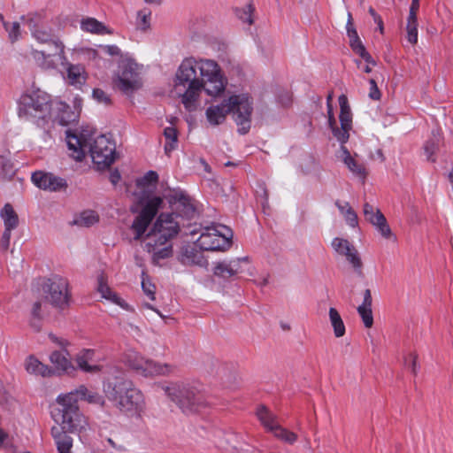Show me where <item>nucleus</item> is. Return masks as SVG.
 I'll list each match as a JSON object with an SVG mask.
<instances>
[{"mask_svg": "<svg viewBox=\"0 0 453 453\" xmlns=\"http://www.w3.org/2000/svg\"><path fill=\"white\" fill-rule=\"evenodd\" d=\"M79 400L103 406L104 397L97 392L81 385L75 390L61 394L56 399V405L51 411L55 422H61L63 426L71 431H84L88 424L86 417L80 411Z\"/></svg>", "mask_w": 453, "mask_h": 453, "instance_id": "1", "label": "nucleus"}, {"mask_svg": "<svg viewBox=\"0 0 453 453\" xmlns=\"http://www.w3.org/2000/svg\"><path fill=\"white\" fill-rule=\"evenodd\" d=\"M66 143L70 156L76 161H82L89 153L97 169L108 168L116 159V144L106 135L93 137L88 133L72 134L66 131Z\"/></svg>", "mask_w": 453, "mask_h": 453, "instance_id": "2", "label": "nucleus"}, {"mask_svg": "<svg viewBox=\"0 0 453 453\" xmlns=\"http://www.w3.org/2000/svg\"><path fill=\"white\" fill-rule=\"evenodd\" d=\"M227 81L221 66L211 58H185L175 72V85H227Z\"/></svg>", "mask_w": 453, "mask_h": 453, "instance_id": "3", "label": "nucleus"}, {"mask_svg": "<svg viewBox=\"0 0 453 453\" xmlns=\"http://www.w3.org/2000/svg\"><path fill=\"white\" fill-rule=\"evenodd\" d=\"M21 20L29 28L33 38L37 42L52 48L50 52L44 50H33L35 60L42 68L55 69L58 63H64L66 60L65 44L50 29L41 24L39 15L29 13L22 16Z\"/></svg>", "mask_w": 453, "mask_h": 453, "instance_id": "4", "label": "nucleus"}, {"mask_svg": "<svg viewBox=\"0 0 453 453\" xmlns=\"http://www.w3.org/2000/svg\"><path fill=\"white\" fill-rule=\"evenodd\" d=\"M178 218L174 213H161L146 236L144 249L156 265L173 256L172 240L180 232Z\"/></svg>", "mask_w": 453, "mask_h": 453, "instance_id": "5", "label": "nucleus"}, {"mask_svg": "<svg viewBox=\"0 0 453 453\" xmlns=\"http://www.w3.org/2000/svg\"><path fill=\"white\" fill-rule=\"evenodd\" d=\"M105 393L116 407L128 417L142 418L145 412L144 395L131 381L121 380L114 384L109 383Z\"/></svg>", "mask_w": 453, "mask_h": 453, "instance_id": "6", "label": "nucleus"}, {"mask_svg": "<svg viewBox=\"0 0 453 453\" xmlns=\"http://www.w3.org/2000/svg\"><path fill=\"white\" fill-rule=\"evenodd\" d=\"M160 388L185 414L196 413L207 406L204 395L192 385L171 382L161 385Z\"/></svg>", "mask_w": 453, "mask_h": 453, "instance_id": "7", "label": "nucleus"}, {"mask_svg": "<svg viewBox=\"0 0 453 453\" xmlns=\"http://www.w3.org/2000/svg\"><path fill=\"white\" fill-rule=\"evenodd\" d=\"M54 106L50 96L37 87H31L19 98V115L44 118Z\"/></svg>", "mask_w": 453, "mask_h": 453, "instance_id": "8", "label": "nucleus"}, {"mask_svg": "<svg viewBox=\"0 0 453 453\" xmlns=\"http://www.w3.org/2000/svg\"><path fill=\"white\" fill-rule=\"evenodd\" d=\"M122 359L130 369L145 378L165 376L173 371V367L171 365L146 358L133 349H127L124 353Z\"/></svg>", "mask_w": 453, "mask_h": 453, "instance_id": "9", "label": "nucleus"}, {"mask_svg": "<svg viewBox=\"0 0 453 453\" xmlns=\"http://www.w3.org/2000/svg\"><path fill=\"white\" fill-rule=\"evenodd\" d=\"M233 233L223 225H213L203 229L196 245L203 250H220L230 246Z\"/></svg>", "mask_w": 453, "mask_h": 453, "instance_id": "10", "label": "nucleus"}, {"mask_svg": "<svg viewBox=\"0 0 453 453\" xmlns=\"http://www.w3.org/2000/svg\"><path fill=\"white\" fill-rule=\"evenodd\" d=\"M229 113L238 126V132L247 134L250 129L251 114L253 111L252 99L246 94L233 95L226 100Z\"/></svg>", "mask_w": 453, "mask_h": 453, "instance_id": "11", "label": "nucleus"}, {"mask_svg": "<svg viewBox=\"0 0 453 453\" xmlns=\"http://www.w3.org/2000/svg\"><path fill=\"white\" fill-rule=\"evenodd\" d=\"M42 292L54 307L64 310L69 305L70 293L65 279L59 276L48 279L42 285Z\"/></svg>", "mask_w": 453, "mask_h": 453, "instance_id": "12", "label": "nucleus"}, {"mask_svg": "<svg viewBox=\"0 0 453 453\" xmlns=\"http://www.w3.org/2000/svg\"><path fill=\"white\" fill-rule=\"evenodd\" d=\"M338 101L341 107V112L339 117L341 122V128L337 127L336 120L334 118L332 109L330 107L327 112L328 125L335 139L342 144H344L349 140V132L352 127V114L350 111V108L348 104V98L346 96L341 95L339 96Z\"/></svg>", "mask_w": 453, "mask_h": 453, "instance_id": "13", "label": "nucleus"}, {"mask_svg": "<svg viewBox=\"0 0 453 453\" xmlns=\"http://www.w3.org/2000/svg\"><path fill=\"white\" fill-rule=\"evenodd\" d=\"M162 205L163 198L160 196H152L148 199L141 212L132 224L134 240L142 238L158 210L162 208Z\"/></svg>", "mask_w": 453, "mask_h": 453, "instance_id": "14", "label": "nucleus"}, {"mask_svg": "<svg viewBox=\"0 0 453 453\" xmlns=\"http://www.w3.org/2000/svg\"><path fill=\"white\" fill-rule=\"evenodd\" d=\"M67 99L72 102V108L65 102L56 100L52 109V111L57 112V118L63 126L76 122L79 119L82 108V99L79 95L70 94Z\"/></svg>", "mask_w": 453, "mask_h": 453, "instance_id": "15", "label": "nucleus"}, {"mask_svg": "<svg viewBox=\"0 0 453 453\" xmlns=\"http://www.w3.org/2000/svg\"><path fill=\"white\" fill-rule=\"evenodd\" d=\"M143 73V66L131 58H125L119 63L118 77L121 85H135Z\"/></svg>", "mask_w": 453, "mask_h": 453, "instance_id": "16", "label": "nucleus"}, {"mask_svg": "<svg viewBox=\"0 0 453 453\" xmlns=\"http://www.w3.org/2000/svg\"><path fill=\"white\" fill-rule=\"evenodd\" d=\"M333 249L344 256L357 274H362L363 263L357 249L346 239L336 237L332 241Z\"/></svg>", "mask_w": 453, "mask_h": 453, "instance_id": "17", "label": "nucleus"}, {"mask_svg": "<svg viewBox=\"0 0 453 453\" xmlns=\"http://www.w3.org/2000/svg\"><path fill=\"white\" fill-rule=\"evenodd\" d=\"M33 183L41 189L59 191L67 187L66 181L50 173L35 172L32 174Z\"/></svg>", "mask_w": 453, "mask_h": 453, "instance_id": "18", "label": "nucleus"}, {"mask_svg": "<svg viewBox=\"0 0 453 453\" xmlns=\"http://www.w3.org/2000/svg\"><path fill=\"white\" fill-rule=\"evenodd\" d=\"M75 361L78 367L85 372L96 373L100 372L102 368L94 349H85L81 350L76 355Z\"/></svg>", "mask_w": 453, "mask_h": 453, "instance_id": "19", "label": "nucleus"}, {"mask_svg": "<svg viewBox=\"0 0 453 453\" xmlns=\"http://www.w3.org/2000/svg\"><path fill=\"white\" fill-rule=\"evenodd\" d=\"M169 203H178V209L180 210L187 218H193L196 213L195 205L191 198L180 189H173L170 191L169 195L165 196Z\"/></svg>", "mask_w": 453, "mask_h": 453, "instance_id": "20", "label": "nucleus"}, {"mask_svg": "<svg viewBox=\"0 0 453 453\" xmlns=\"http://www.w3.org/2000/svg\"><path fill=\"white\" fill-rule=\"evenodd\" d=\"M242 263H248L247 257L222 261L216 264L214 274L223 279H228L243 271Z\"/></svg>", "mask_w": 453, "mask_h": 453, "instance_id": "21", "label": "nucleus"}, {"mask_svg": "<svg viewBox=\"0 0 453 453\" xmlns=\"http://www.w3.org/2000/svg\"><path fill=\"white\" fill-rule=\"evenodd\" d=\"M59 426H53L51 428V434L57 444L59 453H71L73 447V439L67 433H81V431H71L65 428L61 422H56Z\"/></svg>", "mask_w": 453, "mask_h": 453, "instance_id": "22", "label": "nucleus"}, {"mask_svg": "<svg viewBox=\"0 0 453 453\" xmlns=\"http://www.w3.org/2000/svg\"><path fill=\"white\" fill-rule=\"evenodd\" d=\"M337 157L355 176L362 180L366 177L367 173L365 165L353 157L343 144H342Z\"/></svg>", "mask_w": 453, "mask_h": 453, "instance_id": "23", "label": "nucleus"}, {"mask_svg": "<svg viewBox=\"0 0 453 453\" xmlns=\"http://www.w3.org/2000/svg\"><path fill=\"white\" fill-rule=\"evenodd\" d=\"M61 64L65 65L66 77L72 84L82 85L87 81L88 73L84 65L69 63L67 59Z\"/></svg>", "mask_w": 453, "mask_h": 453, "instance_id": "24", "label": "nucleus"}, {"mask_svg": "<svg viewBox=\"0 0 453 453\" xmlns=\"http://www.w3.org/2000/svg\"><path fill=\"white\" fill-rule=\"evenodd\" d=\"M81 29L83 32L97 35H112L113 31L103 22L92 17H86L81 20Z\"/></svg>", "mask_w": 453, "mask_h": 453, "instance_id": "25", "label": "nucleus"}, {"mask_svg": "<svg viewBox=\"0 0 453 453\" xmlns=\"http://www.w3.org/2000/svg\"><path fill=\"white\" fill-rule=\"evenodd\" d=\"M229 113L226 100H224L220 104L210 106L206 111V119L211 126H219L222 124Z\"/></svg>", "mask_w": 453, "mask_h": 453, "instance_id": "26", "label": "nucleus"}, {"mask_svg": "<svg viewBox=\"0 0 453 453\" xmlns=\"http://www.w3.org/2000/svg\"><path fill=\"white\" fill-rule=\"evenodd\" d=\"M372 295L370 289H365L364 293L363 303L357 307V312L366 328L373 325V317L372 311Z\"/></svg>", "mask_w": 453, "mask_h": 453, "instance_id": "27", "label": "nucleus"}, {"mask_svg": "<svg viewBox=\"0 0 453 453\" xmlns=\"http://www.w3.org/2000/svg\"><path fill=\"white\" fill-rule=\"evenodd\" d=\"M180 261L184 265H196L203 266L207 265L203 253L195 246H187L183 248Z\"/></svg>", "mask_w": 453, "mask_h": 453, "instance_id": "28", "label": "nucleus"}, {"mask_svg": "<svg viewBox=\"0 0 453 453\" xmlns=\"http://www.w3.org/2000/svg\"><path fill=\"white\" fill-rule=\"evenodd\" d=\"M206 87H188L186 92L181 96V102L189 111H196L199 105V96L202 88Z\"/></svg>", "mask_w": 453, "mask_h": 453, "instance_id": "29", "label": "nucleus"}, {"mask_svg": "<svg viewBox=\"0 0 453 453\" xmlns=\"http://www.w3.org/2000/svg\"><path fill=\"white\" fill-rule=\"evenodd\" d=\"M442 142V137L439 131H433L432 137L424 144V153L428 161L435 162V154Z\"/></svg>", "mask_w": 453, "mask_h": 453, "instance_id": "30", "label": "nucleus"}, {"mask_svg": "<svg viewBox=\"0 0 453 453\" xmlns=\"http://www.w3.org/2000/svg\"><path fill=\"white\" fill-rule=\"evenodd\" d=\"M348 37L349 39V45L352 50L365 59L366 63L374 65L371 55L366 51L363 45L357 30H350Z\"/></svg>", "mask_w": 453, "mask_h": 453, "instance_id": "31", "label": "nucleus"}, {"mask_svg": "<svg viewBox=\"0 0 453 453\" xmlns=\"http://www.w3.org/2000/svg\"><path fill=\"white\" fill-rule=\"evenodd\" d=\"M97 290L101 294L102 297L119 305L122 308L127 307V303L109 288L103 275L98 277Z\"/></svg>", "mask_w": 453, "mask_h": 453, "instance_id": "32", "label": "nucleus"}, {"mask_svg": "<svg viewBox=\"0 0 453 453\" xmlns=\"http://www.w3.org/2000/svg\"><path fill=\"white\" fill-rule=\"evenodd\" d=\"M257 417L268 432L272 433L274 430V426L279 425L276 415L270 411L265 406H260L257 409Z\"/></svg>", "mask_w": 453, "mask_h": 453, "instance_id": "33", "label": "nucleus"}, {"mask_svg": "<svg viewBox=\"0 0 453 453\" xmlns=\"http://www.w3.org/2000/svg\"><path fill=\"white\" fill-rule=\"evenodd\" d=\"M50 359L58 371L69 372L73 370V367L67 357V353L65 350L52 352Z\"/></svg>", "mask_w": 453, "mask_h": 453, "instance_id": "34", "label": "nucleus"}, {"mask_svg": "<svg viewBox=\"0 0 453 453\" xmlns=\"http://www.w3.org/2000/svg\"><path fill=\"white\" fill-rule=\"evenodd\" d=\"M0 217L4 221V229L12 231L18 226V215L10 203L4 204V206L2 208L0 211Z\"/></svg>", "mask_w": 453, "mask_h": 453, "instance_id": "35", "label": "nucleus"}, {"mask_svg": "<svg viewBox=\"0 0 453 453\" xmlns=\"http://www.w3.org/2000/svg\"><path fill=\"white\" fill-rule=\"evenodd\" d=\"M335 205L338 208V210L340 211L341 214L342 215L347 225H349L350 227H353V228L357 227V226H358L357 214L351 208L349 203L348 202L342 203L339 201H336Z\"/></svg>", "mask_w": 453, "mask_h": 453, "instance_id": "36", "label": "nucleus"}, {"mask_svg": "<svg viewBox=\"0 0 453 453\" xmlns=\"http://www.w3.org/2000/svg\"><path fill=\"white\" fill-rule=\"evenodd\" d=\"M25 366L27 372L31 374L41 375L42 377L49 376L50 374V370L48 366L41 363L33 356H30L26 359Z\"/></svg>", "mask_w": 453, "mask_h": 453, "instance_id": "37", "label": "nucleus"}, {"mask_svg": "<svg viewBox=\"0 0 453 453\" xmlns=\"http://www.w3.org/2000/svg\"><path fill=\"white\" fill-rule=\"evenodd\" d=\"M328 316L334 336L337 338L342 337L345 334L346 328L340 313L335 308L330 307Z\"/></svg>", "mask_w": 453, "mask_h": 453, "instance_id": "38", "label": "nucleus"}, {"mask_svg": "<svg viewBox=\"0 0 453 453\" xmlns=\"http://www.w3.org/2000/svg\"><path fill=\"white\" fill-rule=\"evenodd\" d=\"M99 217L96 211H84L73 219L72 225L81 227H89L97 223Z\"/></svg>", "mask_w": 453, "mask_h": 453, "instance_id": "39", "label": "nucleus"}, {"mask_svg": "<svg viewBox=\"0 0 453 453\" xmlns=\"http://www.w3.org/2000/svg\"><path fill=\"white\" fill-rule=\"evenodd\" d=\"M255 6L253 4L249 3L245 6L242 8H237L235 10V14L238 17V19L243 22L248 24L249 26H251L254 24V13H255Z\"/></svg>", "mask_w": 453, "mask_h": 453, "instance_id": "40", "label": "nucleus"}, {"mask_svg": "<svg viewBox=\"0 0 453 453\" xmlns=\"http://www.w3.org/2000/svg\"><path fill=\"white\" fill-rule=\"evenodd\" d=\"M164 135L166 142L165 144V151L169 154L176 149L178 143V132L173 127H167L164 129Z\"/></svg>", "mask_w": 453, "mask_h": 453, "instance_id": "41", "label": "nucleus"}, {"mask_svg": "<svg viewBox=\"0 0 453 453\" xmlns=\"http://www.w3.org/2000/svg\"><path fill=\"white\" fill-rule=\"evenodd\" d=\"M272 433L277 439L290 445L294 444L298 439L296 433L282 427L280 425L274 426V430Z\"/></svg>", "mask_w": 453, "mask_h": 453, "instance_id": "42", "label": "nucleus"}, {"mask_svg": "<svg viewBox=\"0 0 453 453\" xmlns=\"http://www.w3.org/2000/svg\"><path fill=\"white\" fill-rule=\"evenodd\" d=\"M272 433L277 439L290 445L294 444L298 439L296 433L282 427L280 425L274 426V430Z\"/></svg>", "mask_w": 453, "mask_h": 453, "instance_id": "43", "label": "nucleus"}, {"mask_svg": "<svg viewBox=\"0 0 453 453\" xmlns=\"http://www.w3.org/2000/svg\"><path fill=\"white\" fill-rule=\"evenodd\" d=\"M363 213L365 219L372 225H375L380 218L384 217L381 211L372 204L365 203L363 206Z\"/></svg>", "mask_w": 453, "mask_h": 453, "instance_id": "44", "label": "nucleus"}, {"mask_svg": "<svg viewBox=\"0 0 453 453\" xmlns=\"http://www.w3.org/2000/svg\"><path fill=\"white\" fill-rule=\"evenodd\" d=\"M407 40L411 45H415L418 42V19L408 17L407 25Z\"/></svg>", "mask_w": 453, "mask_h": 453, "instance_id": "45", "label": "nucleus"}, {"mask_svg": "<svg viewBox=\"0 0 453 453\" xmlns=\"http://www.w3.org/2000/svg\"><path fill=\"white\" fill-rule=\"evenodd\" d=\"M92 97L98 104H102L106 106L111 104V94L102 88L96 87L93 89Z\"/></svg>", "mask_w": 453, "mask_h": 453, "instance_id": "46", "label": "nucleus"}, {"mask_svg": "<svg viewBox=\"0 0 453 453\" xmlns=\"http://www.w3.org/2000/svg\"><path fill=\"white\" fill-rule=\"evenodd\" d=\"M151 12L149 9H142L137 12V28L147 31L150 27Z\"/></svg>", "mask_w": 453, "mask_h": 453, "instance_id": "47", "label": "nucleus"}, {"mask_svg": "<svg viewBox=\"0 0 453 453\" xmlns=\"http://www.w3.org/2000/svg\"><path fill=\"white\" fill-rule=\"evenodd\" d=\"M4 27L5 30L8 32V35L10 40L14 42L18 41L20 37V24L18 21L14 22H6L3 21Z\"/></svg>", "mask_w": 453, "mask_h": 453, "instance_id": "48", "label": "nucleus"}, {"mask_svg": "<svg viewBox=\"0 0 453 453\" xmlns=\"http://www.w3.org/2000/svg\"><path fill=\"white\" fill-rule=\"evenodd\" d=\"M372 226L380 232V234L385 239H395V236L393 235L390 226H388L385 217L380 218L379 221H377V223Z\"/></svg>", "mask_w": 453, "mask_h": 453, "instance_id": "49", "label": "nucleus"}, {"mask_svg": "<svg viewBox=\"0 0 453 453\" xmlns=\"http://www.w3.org/2000/svg\"><path fill=\"white\" fill-rule=\"evenodd\" d=\"M142 288L144 294L152 301L155 300L156 286L142 274Z\"/></svg>", "mask_w": 453, "mask_h": 453, "instance_id": "50", "label": "nucleus"}, {"mask_svg": "<svg viewBox=\"0 0 453 453\" xmlns=\"http://www.w3.org/2000/svg\"><path fill=\"white\" fill-rule=\"evenodd\" d=\"M0 165L5 176L11 177L14 174V165L7 157L0 156Z\"/></svg>", "mask_w": 453, "mask_h": 453, "instance_id": "51", "label": "nucleus"}, {"mask_svg": "<svg viewBox=\"0 0 453 453\" xmlns=\"http://www.w3.org/2000/svg\"><path fill=\"white\" fill-rule=\"evenodd\" d=\"M158 175L154 171L148 172L142 179L137 180L139 186H145L157 181Z\"/></svg>", "mask_w": 453, "mask_h": 453, "instance_id": "52", "label": "nucleus"}, {"mask_svg": "<svg viewBox=\"0 0 453 453\" xmlns=\"http://www.w3.org/2000/svg\"><path fill=\"white\" fill-rule=\"evenodd\" d=\"M12 230L4 229L2 237L0 239V249L7 250L10 246Z\"/></svg>", "mask_w": 453, "mask_h": 453, "instance_id": "53", "label": "nucleus"}, {"mask_svg": "<svg viewBox=\"0 0 453 453\" xmlns=\"http://www.w3.org/2000/svg\"><path fill=\"white\" fill-rule=\"evenodd\" d=\"M31 313L35 319L42 318V301H36L34 303Z\"/></svg>", "mask_w": 453, "mask_h": 453, "instance_id": "54", "label": "nucleus"}, {"mask_svg": "<svg viewBox=\"0 0 453 453\" xmlns=\"http://www.w3.org/2000/svg\"><path fill=\"white\" fill-rule=\"evenodd\" d=\"M225 88L226 87H217V86H214V87H209L205 89L206 93L209 95V96H214V97H217V96H221L225 91Z\"/></svg>", "mask_w": 453, "mask_h": 453, "instance_id": "55", "label": "nucleus"}, {"mask_svg": "<svg viewBox=\"0 0 453 453\" xmlns=\"http://www.w3.org/2000/svg\"><path fill=\"white\" fill-rule=\"evenodd\" d=\"M103 50L110 56H120V50L116 45L102 46Z\"/></svg>", "mask_w": 453, "mask_h": 453, "instance_id": "56", "label": "nucleus"}, {"mask_svg": "<svg viewBox=\"0 0 453 453\" xmlns=\"http://www.w3.org/2000/svg\"><path fill=\"white\" fill-rule=\"evenodd\" d=\"M418 8H419V0H412L408 17H411V19L417 18V12L418 11Z\"/></svg>", "mask_w": 453, "mask_h": 453, "instance_id": "57", "label": "nucleus"}, {"mask_svg": "<svg viewBox=\"0 0 453 453\" xmlns=\"http://www.w3.org/2000/svg\"><path fill=\"white\" fill-rule=\"evenodd\" d=\"M368 96L372 100H380L381 93L379 89V87H370V92Z\"/></svg>", "mask_w": 453, "mask_h": 453, "instance_id": "58", "label": "nucleus"}, {"mask_svg": "<svg viewBox=\"0 0 453 453\" xmlns=\"http://www.w3.org/2000/svg\"><path fill=\"white\" fill-rule=\"evenodd\" d=\"M120 178L121 176L118 170L112 171L110 174V181L113 185H116L120 180Z\"/></svg>", "mask_w": 453, "mask_h": 453, "instance_id": "59", "label": "nucleus"}, {"mask_svg": "<svg viewBox=\"0 0 453 453\" xmlns=\"http://www.w3.org/2000/svg\"><path fill=\"white\" fill-rule=\"evenodd\" d=\"M406 362H410L412 372L416 373L417 356L415 354H410L409 357L406 359Z\"/></svg>", "mask_w": 453, "mask_h": 453, "instance_id": "60", "label": "nucleus"}, {"mask_svg": "<svg viewBox=\"0 0 453 453\" xmlns=\"http://www.w3.org/2000/svg\"><path fill=\"white\" fill-rule=\"evenodd\" d=\"M123 95L130 96L137 87H119Z\"/></svg>", "mask_w": 453, "mask_h": 453, "instance_id": "61", "label": "nucleus"}, {"mask_svg": "<svg viewBox=\"0 0 453 453\" xmlns=\"http://www.w3.org/2000/svg\"><path fill=\"white\" fill-rule=\"evenodd\" d=\"M107 441H108V443H109L112 448H114V449H118V450H119V451H124V450H125L124 446H122V445H119V446H118V445L114 442V441H113L111 438H108V439H107Z\"/></svg>", "mask_w": 453, "mask_h": 453, "instance_id": "62", "label": "nucleus"}, {"mask_svg": "<svg viewBox=\"0 0 453 453\" xmlns=\"http://www.w3.org/2000/svg\"><path fill=\"white\" fill-rule=\"evenodd\" d=\"M49 338L55 343H57L58 345H60V346H64V341L58 338L56 335L52 334H49Z\"/></svg>", "mask_w": 453, "mask_h": 453, "instance_id": "63", "label": "nucleus"}, {"mask_svg": "<svg viewBox=\"0 0 453 453\" xmlns=\"http://www.w3.org/2000/svg\"><path fill=\"white\" fill-rule=\"evenodd\" d=\"M49 338L55 343H57L58 345H60V346H64V341L58 338L56 335L52 334H49Z\"/></svg>", "mask_w": 453, "mask_h": 453, "instance_id": "64", "label": "nucleus"}]
</instances>
